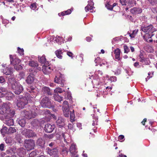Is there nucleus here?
<instances>
[{"label":"nucleus","instance_id":"obj_1","mask_svg":"<svg viewBox=\"0 0 157 157\" xmlns=\"http://www.w3.org/2000/svg\"><path fill=\"white\" fill-rule=\"evenodd\" d=\"M140 30L143 31L145 33V34L143 36V39L148 42H151L153 41L151 39L155 34L154 32L156 31L155 29L151 25L148 26H144L142 25L141 27Z\"/></svg>","mask_w":157,"mask_h":157},{"label":"nucleus","instance_id":"obj_2","mask_svg":"<svg viewBox=\"0 0 157 157\" xmlns=\"http://www.w3.org/2000/svg\"><path fill=\"white\" fill-rule=\"evenodd\" d=\"M7 83L8 86H11L14 93L16 94H20L23 90L22 86L19 82L15 81L13 76L9 77Z\"/></svg>","mask_w":157,"mask_h":157},{"label":"nucleus","instance_id":"obj_3","mask_svg":"<svg viewBox=\"0 0 157 157\" xmlns=\"http://www.w3.org/2000/svg\"><path fill=\"white\" fill-rule=\"evenodd\" d=\"M0 114L4 115L5 117H12L15 114L14 110H11L9 106L6 104H4L0 107Z\"/></svg>","mask_w":157,"mask_h":157},{"label":"nucleus","instance_id":"obj_4","mask_svg":"<svg viewBox=\"0 0 157 157\" xmlns=\"http://www.w3.org/2000/svg\"><path fill=\"white\" fill-rule=\"evenodd\" d=\"M28 103V100L27 97H23L18 98L16 102L17 106L21 109L23 108Z\"/></svg>","mask_w":157,"mask_h":157},{"label":"nucleus","instance_id":"obj_5","mask_svg":"<svg viewBox=\"0 0 157 157\" xmlns=\"http://www.w3.org/2000/svg\"><path fill=\"white\" fill-rule=\"evenodd\" d=\"M40 103L43 107L50 108L52 107V104L51 99L47 97L43 98L41 100Z\"/></svg>","mask_w":157,"mask_h":157},{"label":"nucleus","instance_id":"obj_6","mask_svg":"<svg viewBox=\"0 0 157 157\" xmlns=\"http://www.w3.org/2000/svg\"><path fill=\"white\" fill-rule=\"evenodd\" d=\"M24 145L28 151L32 150L35 146V141L33 140H26L25 141Z\"/></svg>","mask_w":157,"mask_h":157},{"label":"nucleus","instance_id":"obj_7","mask_svg":"<svg viewBox=\"0 0 157 157\" xmlns=\"http://www.w3.org/2000/svg\"><path fill=\"white\" fill-rule=\"evenodd\" d=\"M63 114L66 117H68L70 115V111L69 109V106L68 102L67 101H64L63 103Z\"/></svg>","mask_w":157,"mask_h":157},{"label":"nucleus","instance_id":"obj_8","mask_svg":"<svg viewBox=\"0 0 157 157\" xmlns=\"http://www.w3.org/2000/svg\"><path fill=\"white\" fill-rule=\"evenodd\" d=\"M47 154L52 157H58L59 150L55 148L51 149L48 147L46 149Z\"/></svg>","mask_w":157,"mask_h":157},{"label":"nucleus","instance_id":"obj_9","mask_svg":"<svg viewBox=\"0 0 157 157\" xmlns=\"http://www.w3.org/2000/svg\"><path fill=\"white\" fill-rule=\"evenodd\" d=\"M54 82L60 84L61 86H63L65 83V80L63 76L60 74L59 75H57L54 79Z\"/></svg>","mask_w":157,"mask_h":157},{"label":"nucleus","instance_id":"obj_10","mask_svg":"<svg viewBox=\"0 0 157 157\" xmlns=\"http://www.w3.org/2000/svg\"><path fill=\"white\" fill-rule=\"evenodd\" d=\"M120 2L123 6H127L129 7L133 6L136 4L135 0H119Z\"/></svg>","mask_w":157,"mask_h":157},{"label":"nucleus","instance_id":"obj_11","mask_svg":"<svg viewBox=\"0 0 157 157\" xmlns=\"http://www.w3.org/2000/svg\"><path fill=\"white\" fill-rule=\"evenodd\" d=\"M66 120L61 117H58L56 121L57 125L59 128L63 127L65 124Z\"/></svg>","mask_w":157,"mask_h":157},{"label":"nucleus","instance_id":"obj_12","mask_svg":"<svg viewBox=\"0 0 157 157\" xmlns=\"http://www.w3.org/2000/svg\"><path fill=\"white\" fill-rule=\"evenodd\" d=\"M138 59L144 64L146 65L149 64V59L144 57L142 53H140V54L139 57H138Z\"/></svg>","mask_w":157,"mask_h":157},{"label":"nucleus","instance_id":"obj_13","mask_svg":"<svg viewBox=\"0 0 157 157\" xmlns=\"http://www.w3.org/2000/svg\"><path fill=\"white\" fill-rule=\"evenodd\" d=\"M55 126L54 124H46L44 127V129L46 132L51 133L55 128Z\"/></svg>","mask_w":157,"mask_h":157},{"label":"nucleus","instance_id":"obj_14","mask_svg":"<svg viewBox=\"0 0 157 157\" xmlns=\"http://www.w3.org/2000/svg\"><path fill=\"white\" fill-rule=\"evenodd\" d=\"M29 110H24L21 112V114L24 116L26 118L29 119L35 117V114H33L32 115H29Z\"/></svg>","mask_w":157,"mask_h":157},{"label":"nucleus","instance_id":"obj_15","mask_svg":"<svg viewBox=\"0 0 157 157\" xmlns=\"http://www.w3.org/2000/svg\"><path fill=\"white\" fill-rule=\"evenodd\" d=\"M35 77L32 74L29 75L27 78L25 80L26 82L28 84H31L33 83Z\"/></svg>","mask_w":157,"mask_h":157},{"label":"nucleus","instance_id":"obj_16","mask_svg":"<svg viewBox=\"0 0 157 157\" xmlns=\"http://www.w3.org/2000/svg\"><path fill=\"white\" fill-rule=\"evenodd\" d=\"M41 92L44 94L51 95L52 94L49 88L45 86L43 87L42 88Z\"/></svg>","mask_w":157,"mask_h":157},{"label":"nucleus","instance_id":"obj_17","mask_svg":"<svg viewBox=\"0 0 157 157\" xmlns=\"http://www.w3.org/2000/svg\"><path fill=\"white\" fill-rule=\"evenodd\" d=\"M70 152L72 155H75L77 154V151L76 148V145L74 144H71L70 147Z\"/></svg>","mask_w":157,"mask_h":157},{"label":"nucleus","instance_id":"obj_18","mask_svg":"<svg viewBox=\"0 0 157 157\" xmlns=\"http://www.w3.org/2000/svg\"><path fill=\"white\" fill-rule=\"evenodd\" d=\"M11 64L13 65L18 64L20 62V60L18 58H15L13 60L12 55H10Z\"/></svg>","mask_w":157,"mask_h":157},{"label":"nucleus","instance_id":"obj_19","mask_svg":"<svg viewBox=\"0 0 157 157\" xmlns=\"http://www.w3.org/2000/svg\"><path fill=\"white\" fill-rule=\"evenodd\" d=\"M130 12L132 14H139L142 12V10L139 7H133L131 9Z\"/></svg>","mask_w":157,"mask_h":157},{"label":"nucleus","instance_id":"obj_20","mask_svg":"<svg viewBox=\"0 0 157 157\" xmlns=\"http://www.w3.org/2000/svg\"><path fill=\"white\" fill-rule=\"evenodd\" d=\"M114 54H115V59L117 61H119L121 59L120 57L121 51L119 48H117L115 49L114 51Z\"/></svg>","mask_w":157,"mask_h":157},{"label":"nucleus","instance_id":"obj_21","mask_svg":"<svg viewBox=\"0 0 157 157\" xmlns=\"http://www.w3.org/2000/svg\"><path fill=\"white\" fill-rule=\"evenodd\" d=\"M12 117L6 118L5 117L6 120L4 123L9 126L13 125V120L11 118Z\"/></svg>","mask_w":157,"mask_h":157},{"label":"nucleus","instance_id":"obj_22","mask_svg":"<svg viewBox=\"0 0 157 157\" xmlns=\"http://www.w3.org/2000/svg\"><path fill=\"white\" fill-rule=\"evenodd\" d=\"M36 144L40 147H44L45 144V141L41 138L38 139L36 141Z\"/></svg>","mask_w":157,"mask_h":157},{"label":"nucleus","instance_id":"obj_23","mask_svg":"<svg viewBox=\"0 0 157 157\" xmlns=\"http://www.w3.org/2000/svg\"><path fill=\"white\" fill-rule=\"evenodd\" d=\"M0 90L2 94H3L4 96H6V97L8 96L9 95H11L10 96V97L12 96V94H11L10 92L8 91L4 87H1L0 88Z\"/></svg>","mask_w":157,"mask_h":157},{"label":"nucleus","instance_id":"obj_24","mask_svg":"<svg viewBox=\"0 0 157 157\" xmlns=\"http://www.w3.org/2000/svg\"><path fill=\"white\" fill-rule=\"evenodd\" d=\"M88 2H89L88 4L85 7V9L86 12L92 9L93 8V6L94 5V2L91 0Z\"/></svg>","mask_w":157,"mask_h":157},{"label":"nucleus","instance_id":"obj_25","mask_svg":"<svg viewBox=\"0 0 157 157\" xmlns=\"http://www.w3.org/2000/svg\"><path fill=\"white\" fill-rule=\"evenodd\" d=\"M26 134L29 137H33L36 136V134L31 130H27L26 131Z\"/></svg>","mask_w":157,"mask_h":157},{"label":"nucleus","instance_id":"obj_26","mask_svg":"<svg viewBox=\"0 0 157 157\" xmlns=\"http://www.w3.org/2000/svg\"><path fill=\"white\" fill-rule=\"evenodd\" d=\"M42 70L45 74H48L51 71V67H50L43 66Z\"/></svg>","mask_w":157,"mask_h":157},{"label":"nucleus","instance_id":"obj_27","mask_svg":"<svg viewBox=\"0 0 157 157\" xmlns=\"http://www.w3.org/2000/svg\"><path fill=\"white\" fill-rule=\"evenodd\" d=\"M3 73L6 75L11 76V75L13 73V72L11 71V68L7 67L4 70Z\"/></svg>","mask_w":157,"mask_h":157},{"label":"nucleus","instance_id":"obj_28","mask_svg":"<svg viewBox=\"0 0 157 157\" xmlns=\"http://www.w3.org/2000/svg\"><path fill=\"white\" fill-rule=\"evenodd\" d=\"M55 53L57 57L58 58L60 59H61L62 58V56L61 55V54L63 53L61 50H58L56 51Z\"/></svg>","mask_w":157,"mask_h":157},{"label":"nucleus","instance_id":"obj_29","mask_svg":"<svg viewBox=\"0 0 157 157\" xmlns=\"http://www.w3.org/2000/svg\"><path fill=\"white\" fill-rule=\"evenodd\" d=\"M71 12V9H68L66 11L62 12L60 13H59L58 15L59 16H61V15L64 16L66 15H68L70 14Z\"/></svg>","mask_w":157,"mask_h":157},{"label":"nucleus","instance_id":"obj_30","mask_svg":"<svg viewBox=\"0 0 157 157\" xmlns=\"http://www.w3.org/2000/svg\"><path fill=\"white\" fill-rule=\"evenodd\" d=\"M29 115H32L33 114H34L35 113V117L37 115L38 110L36 108H35V109L29 110Z\"/></svg>","mask_w":157,"mask_h":157},{"label":"nucleus","instance_id":"obj_31","mask_svg":"<svg viewBox=\"0 0 157 157\" xmlns=\"http://www.w3.org/2000/svg\"><path fill=\"white\" fill-rule=\"evenodd\" d=\"M54 97L56 100L59 102L63 100V97L59 96L58 94H54Z\"/></svg>","mask_w":157,"mask_h":157},{"label":"nucleus","instance_id":"obj_32","mask_svg":"<svg viewBox=\"0 0 157 157\" xmlns=\"http://www.w3.org/2000/svg\"><path fill=\"white\" fill-rule=\"evenodd\" d=\"M70 121L71 122H73L75 121V115L74 113V111L73 110V111L71 112L70 111Z\"/></svg>","mask_w":157,"mask_h":157},{"label":"nucleus","instance_id":"obj_33","mask_svg":"<svg viewBox=\"0 0 157 157\" xmlns=\"http://www.w3.org/2000/svg\"><path fill=\"white\" fill-rule=\"evenodd\" d=\"M18 122L19 124L22 127H24L25 126L26 121L24 118L20 120Z\"/></svg>","mask_w":157,"mask_h":157},{"label":"nucleus","instance_id":"obj_34","mask_svg":"<svg viewBox=\"0 0 157 157\" xmlns=\"http://www.w3.org/2000/svg\"><path fill=\"white\" fill-rule=\"evenodd\" d=\"M68 153V150L65 147H63L62 149L61 152L62 154L64 156H66L67 155Z\"/></svg>","mask_w":157,"mask_h":157},{"label":"nucleus","instance_id":"obj_35","mask_svg":"<svg viewBox=\"0 0 157 157\" xmlns=\"http://www.w3.org/2000/svg\"><path fill=\"white\" fill-rule=\"evenodd\" d=\"M63 91H64V90H62L61 88L58 87L54 90V93L55 94H58V93H61Z\"/></svg>","mask_w":157,"mask_h":157},{"label":"nucleus","instance_id":"obj_36","mask_svg":"<svg viewBox=\"0 0 157 157\" xmlns=\"http://www.w3.org/2000/svg\"><path fill=\"white\" fill-rule=\"evenodd\" d=\"M29 64L32 67H36L38 66V63L33 61H29Z\"/></svg>","mask_w":157,"mask_h":157},{"label":"nucleus","instance_id":"obj_37","mask_svg":"<svg viewBox=\"0 0 157 157\" xmlns=\"http://www.w3.org/2000/svg\"><path fill=\"white\" fill-rule=\"evenodd\" d=\"M39 61L40 62L44 63L46 61V59L45 58V56L43 55L42 57H41L40 58H39Z\"/></svg>","mask_w":157,"mask_h":157},{"label":"nucleus","instance_id":"obj_38","mask_svg":"<svg viewBox=\"0 0 157 157\" xmlns=\"http://www.w3.org/2000/svg\"><path fill=\"white\" fill-rule=\"evenodd\" d=\"M98 122H93L92 125L93 126H94V127L93 128V130L94 132H97L96 130L97 129V127L96 126L98 125Z\"/></svg>","mask_w":157,"mask_h":157},{"label":"nucleus","instance_id":"obj_39","mask_svg":"<svg viewBox=\"0 0 157 157\" xmlns=\"http://www.w3.org/2000/svg\"><path fill=\"white\" fill-rule=\"evenodd\" d=\"M32 124L34 127L38 126L39 123L38 121L37 120H34L32 122Z\"/></svg>","mask_w":157,"mask_h":157},{"label":"nucleus","instance_id":"obj_40","mask_svg":"<svg viewBox=\"0 0 157 157\" xmlns=\"http://www.w3.org/2000/svg\"><path fill=\"white\" fill-rule=\"evenodd\" d=\"M14 66V68L16 70H20L22 69V67L20 65H19L18 64H16L13 65Z\"/></svg>","mask_w":157,"mask_h":157},{"label":"nucleus","instance_id":"obj_41","mask_svg":"<svg viewBox=\"0 0 157 157\" xmlns=\"http://www.w3.org/2000/svg\"><path fill=\"white\" fill-rule=\"evenodd\" d=\"M7 128L6 127H4L1 130V132L2 135H4L7 132Z\"/></svg>","mask_w":157,"mask_h":157},{"label":"nucleus","instance_id":"obj_42","mask_svg":"<svg viewBox=\"0 0 157 157\" xmlns=\"http://www.w3.org/2000/svg\"><path fill=\"white\" fill-rule=\"evenodd\" d=\"M30 8L31 9L33 10H37L36 3H33L31 4L30 6Z\"/></svg>","mask_w":157,"mask_h":157},{"label":"nucleus","instance_id":"obj_43","mask_svg":"<svg viewBox=\"0 0 157 157\" xmlns=\"http://www.w3.org/2000/svg\"><path fill=\"white\" fill-rule=\"evenodd\" d=\"M148 1L152 6L156 5L157 4V0H148Z\"/></svg>","mask_w":157,"mask_h":157},{"label":"nucleus","instance_id":"obj_44","mask_svg":"<svg viewBox=\"0 0 157 157\" xmlns=\"http://www.w3.org/2000/svg\"><path fill=\"white\" fill-rule=\"evenodd\" d=\"M107 8L110 10H112L113 9L112 6L109 4V2L107 3L105 5Z\"/></svg>","mask_w":157,"mask_h":157},{"label":"nucleus","instance_id":"obj_45","mask_svg":"<svg viewBox=\"0 0 157 157\" xmlns=\"http://www.w3.org/2000/svg\"><path fill=\"white\" fill-rule=\"evenodd\" d=\"M36 155V151H33L29 154V157H35Z\"/></svg>","mask_w":157,"mask_h":157},{"label":"nucleus","instance_id":"obj_46","mask_svg":"<svg viewBox=\"0 0 157 157\" xmlns=\"http://www.w3.org/2000/svg\"><path fill=\"white\" fill-rule=\"evenodd\" d=\"M8 130L11 133H13L16 132V130L15 128L14 127H10L8 129Z\"/></svg>","mask_w":157,"mask_h":157},{"label":"nucleus","instance_id":"obj_47","mask_svg":"<svg viewBox=\"0 0 157 157\" xmlns=\"http://www.w3.org/2000/svg\"><path fill=\"white\" fill-rule=\"evenodd\" d=\"M124 52L128 53L129 52L130 50L128 47L127 45H124Z\"/></svg>","mask_w":157,"mask_h":157},{"label":"nucleus","instance_id":"obj_48","mask_svg":"<svg viewBox=\"0 0 157 157\" xmlns=\"http://www.w3.org/2000/svg\"><path fill=\"white\" fill-rule=\"evenodd\" d=\"M17 50L18 53H19L20 55L22 56L24 55V50L23 49H21L19 47H18Z\"/></svg>","mask_w":157,"mask_h":157},{"label":"nucleus","instance_id":"obj_49","mask_svg":"<svg viewBox=\"0 0 157 157\" xmlns=\"http://www.w3.org/2000/svg\"><path fill=\"white\" fill-rule=\"evenodd\" d=\"M13 148H11L9 150H7L6 152L8 154H10L11 155L12 154V152H13Z\"/></svg>","mask_w":157,"mask_h":157},{"label":"nucleus","instance_id":"obj_50","mask_svg":"<svg viewBox=\"0 0 157 157\" xmlns=\"http://www.w3.org/2000/svg\"><path fill=\"white\" fill-rule=\"evenodd\" d=\"M68 135H69L67 133H62V136L64 138L65 142L66 141V136H68Z\"/></svg>","mask_w":157,"mask_h":157},{"label":"nucleus","instance_id":"obj_51","mask_svg":"<svg viewBox=\"0 0 157 157\" xmlns=\"http://www.w3.org/2000/svg\"><path fill=\"white\" fill-rule=\"evenodd\" d=\"M6 142L7 144H10L12 143V140L10 138H6Z\"/></svg>","mask_w":157,"mask_h":157},{"label":"nucleus","instance_id":"obj_52","mask_svg":"<svg viewBox=\"0 0 157 157\" xmlns=\"http://www.w3.org/2000/svg\"><path fill=\"white\" fill-rule=\"evenodd\" d=\"M54 135L52 134L51 135H45V136L49 139H52L54 137Z\"/></svg>","mask_w":157,"mask_h":157},{"label":"nucleus","instance_id":"obj_53","mask_svg":"<svg viewBox=\"0 0 157 157\" xmlns=\"http://www.w3.org/2000/svg\"><path fill=\"white\" fill-rule=\"evenodd\" d=\"M93 122H98V116H94L93 117Z\"/></svg>","mask_w":157,"mask_h":157},{"label":"nucleus","instance_id":"obj_54","mask_svg":"<svg viewBox=\"0 0 157 157\" xmlns=\"http://www.w3.org/2000/svg\"><path fill=\"white\" fill-rule=\"evenodd\" d=\"M110 80L112 82H115L117 80V78L115 76H113L110 77Z\"/></svg>","mask_w":157,"mask_h":157},{"label":"nucleus","instance_id":"obj_55","mask_svg":"<svg viewBox=\"0 0 157 157\" xmlns=\"http://www.w3.org/2000/svg\"><path fill=\"white\" fill-rule=\"evenodd\" d=\"M121 73V71L120 69H118L115 71V74L116 75H119Z\"/></svg>","mask_w":157,"mask_h":157},{"label":"nucleus","instance_id":"obj_56","mask_svg":"<svg viewBox=\"0 0 157 157\" xmlns=\"http://www.w3.org/2000/svg\"><path fill=\"white\" fill-rule=\"evenodd\" d=\"M5 81V78L3 76L0 77V83H3Z\"/></svg>","mask_w":157,"mask_h":157},{"label":"nucleus","instance_id":"obj_57","mask_svg":"<svg viewBox=\"0 0 157 157\" xmlns=\"http://www.w3.org/2000/svg\"><path fill=\"white\" fill-rule=\"evenodd\" d=\"M95 74H96V75L97 74H100V75H102L103 74V73L102 72V71H100V70H98V71H96L95 72Z\"/></svg>","mask_w":157,"mask_h":157},{"label":"nucleus","instance_id":"obj_58","mask_svg":"<svg viewBox=\"0 0 157 157\" xmlns=\"http://www.w3.org/2000/svg\"><path fill=\"white\" fill-rule=\"evenodd\" d=\"M67 54L70 57H71L72 58H73V54L71 52H67Z\"/></svg>","mask_w":157,"mask_h":157},{"label":"nucleus","instance_id":"obj_59","mask_svg":"<svg viewBox=\"0 0 157 157\" xmlns=\"http://www.w3.org/2000/svg\"><path fill=\"white\" fill-rule=\"evenodd\" d=\"M100 61V59L99 57H98L96 58L94 62H95V63H99V62Z\"/></svg>","mask_w":157,"mask_h":157},{"label":"nucleus","instance_id":"obj_60","mask_svg":"<svg viewBox=\"0 0 157 157\" xmlns=\"http://www.w3.org/2000/svg\"><path fill=\"white\" fill-rule=\"evenodd\" d=\"M4 144H0V150L2 151L4 150Z\"/></svg>","mask_w":157,"mask_h":157},{"label":"nucleus","instance_id":"obj_61","mask_svg":"<svg viewBox=\"0 0 157 157\" xmlns=\"http://www.w3.org/2000/svg\"><path fill=\"white\" fill-rule=\"evenodd\" d=\"M68 127L69 129H72L73 128V124H68Z\"/></svg>","mask_w":157,"mask_h":157},{"label":"nucleus","instance_id":"obj_62","mask_svg":"<svg viewBox=\"0 0 157 157\" xmlns=\"http://www.w3.org/2000/svg\"><path fill=\"white\" fill-rule=\"evenodd\" d=\"M20 137V136L18 135L16 136V139L17 140V141L19 142H20V141L21 140V139L19 138H18V137Z\"/></svg>","mask_w":157,"mask_h":157},{"label":"nucleus","instance_id":"obj_63","mask_svg":"<svg viewBox=\"0 0 157 157\" xmlns=\"http://www.w3.org/2000/svg\"><path fill=\"white\" fill-rule=\"evenodd\" d=\"M124 138V136L123 135H120L118 137V139L119 140H122Z\"/></svg>","mask_w":157,"mask_h":157},{"label":"nucleus","instance_id":"obj_64","mask_svg":"<svg viewBox=\"0 0 157 157\" xmlns=\"http://www.w3.org/2000/svg\"><path fill=\"white\" fill-rule=\"evenodd\" d=\"M135 33H132L130 34V36L131 38H134L135 36Z\"/></svg>","mask_w":157,"mask_h":157}]
</instances>
